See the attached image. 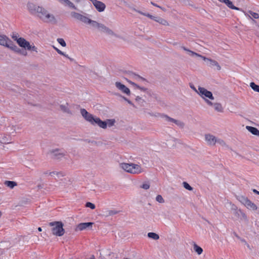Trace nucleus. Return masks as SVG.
I'll use <instances>...</instances> for the list:
<instances>
[{
    "label": "nucleus",
    "mask_w": 259,
    "mask_h": 259,
    "mask_svg": "<svg viewBox=\"0 0 259 259\" xmlns=\"http://www.w3.org/2000/svg\"><path fill=\"white\" fill-rule=\"evenodd\" d=\"M50 231L53 236L56 237H61L65 234L64 224L61 221H54L49 224Z\"/></svg>",
    "instance_id": "obj_1"
},
{
    "label": "nucleus",
    "mask_w": 259,
    "mask_h": 259,
    "mask_svg": "<svg viewBox=\"0 0 259 259\" xmlns=\"http://www.w3.org/2000/svg\"><path fill=\"white\" fill-rule=\"evenodd\" d=\"M37 16L46 23L56 24L57 22L56 16L44 7L42 8Z\"/></svg>",
    "instance_id": "obj_2"
},
{
    "label": "nucleus",
    "mask_w": 259,
    "mask_h": 259,
    "mask_svg": "<svg viewBox=\"0 0 259 259\" xmlns=\"http://www.w3.org/2000/svg\"><path fill=\"white\" fill-rule=\"evenodd\" d=\"M119 166L124 171L133 174H140L143 171L140 165L134 163L123 162Z\"/></svg>",
    "instance_id": "obj_3"
},
{
    "label": "nucleus",
    "mask_w": 259,
    "mask_h": 259,
    "mask_svg": "<svg viewBox=\"0 0 259 259\" xmlns=\"http://www.w3.org/2000/svg\"><path fill=\"white\" fill-rule=\"evenodd\" d=\"M12 38L15 40L18 45L25 50L37 52V48L34 46H32L29 42L23 37H18L16 35H13Z\"/></svg>",
    "instance_id": "obj_4"
},
{
    "label": "nucleus",
    "mask_w": 259,
    "mask_h": 259,
    "mask_svg": "<svg viewBox=\"0 0 259 259\" xmlns=\"http://www.w3.org/2000/svg\"><path fill=\"white\" fill-rule=\"evenodd\" d=\"M27 7L30 13L36 14L37 16L43 7L37 5L32 2H28L27 4Z\"/></svg>",
    "instance_id": "obj_5"
},
{
    "label": "nucleus",
    "mask_w": 259,
    "mask_h": 259,
    "mask_svg": "<svg viewBox=\"0 0 259 259\" xmlns=\"http://www.w3.org/2000/svg\"><path fill=\"white\" fill-rule=\"evenodd\" d=\"M205 140L207 141V142L210 144L214 145L217 142L219 143L220 144L222 145H225V142L222 140H218L216 139V138L213 136V135H211L209 134L206 135L205 136Z\"/></svg>",
    "instance_id": "obj_6"
},
{
    "label": "nucleus",
    "mask_w": 259,
    "mask_h": 259,
    "mask_svg": "<svg viewBox=\"0 0 259 259\" xmlns=\"http://www.w3.org/2000/svg\"><path fill=\"white\" fill-rule=\"evenodd\" d=\"M93 223H82L78 224L75 228V231L76 232L82 231L87 230L88 228H92Z\"/></svg>",
    "instance_id": "obj_7"
},
{
    "label": "nucleus",
    "mask_w": 259,
    "mask_h": 259,
    "mask_svg": "<svg viewBox=\"0 0 259 259\" xmlns=\"http://www.w3.org/2000/svg\"><path fill=\"white\" fill-rule=\"evenodd\" d=\"M71 15L74 18L79 20L85 23H88V22H91V20L90 19L79 13L73 12L71 13Z\"/></svg>",
    "instance_id": "obj_8"
},
{
    "label": "nucleus",
    "mask_w": 259,
    "mask_h": 259,
    "mask_svg": "<svg viewBox=\"0 0 259 259\" xmlns=\"http://www.w3.org/2000/svg\"><path fill=\"white\" fill-rule=\"evenodd\" d=\"M81 113L82 116L89 122L94 124V120L96 117H94L92 114H90L84 109L81 110Z\"/></svg>",
    "instance_id": "obj_9"
},
{
    "label": "nucleus",
    "mask_w": 259,
    "mask_h": 259,
    "mask_svg": "<svg viewBox=\"0 0 259 259\" xmlns=\"http://www.w3.org/2000/svg\"><path fill=\"white\" fill-rule=\"evenodd\" d=\"M199 94L201 96H204L205 97L208 98L211 100H213L214 97L212 96L211 92L207 91L204 88L199 87L198 88Z\"/></svg>",
    "instance_id": "obj_10"
},
{
    "label": "nucleus",
    "mask_w": 259,
    "mask_h": 259,
    "mask_svg": "<svg viewBox=\"0 0 259 259\" xmlns=\"http://www.w3.org/2000/svg\"><path fill=\"white\" fill-rule=\"evenodd\" d=\"M11 40L6 36L0 35V45L6 47H11Z\"/></svg>",
    "instance_id": "obj_11"
},
{
    "label": "nucleus",
    "mask_w": 259,
    "mask_h": 259,
    "mask_svg": "<svg viewBox=\"0 0 259 259\" xmlns=\"http://www.w3.org/2000/svg\"><path fill=\"white\" fill-rule=\"evenodd\" d=\"M93 5L99 12H103L106 8V6L103 3L97 0L94 2Z\"/></svg>",
    "instance_id": "obj_12"
},
{
    "label": "nucleus",
    "mask_w": 259,
    "mask_h": 259,
    "mask_svg": "<svg viewBox=\"0 0 259 259\" xmlns=\"http://www.w3.org/2000/svg\"><path fill=\"white\" fill-rule=\"evenodd\" d=\"M115 85L119 90H120L125 94H126L127 95L130 94V91L129 89L126 87L124 84H121L119 82H116Z\"/></svg>",
    "instance_id": "obj_13"
},
{
    "label": "nucleus",
    "mask_w": 259,
    "mask_h": 259,
    "mask_svg": "<svg viewBox=\"0 0 259 259\" xmlns=\"http://www.w3.org/2000/svg\"><path fill=\"white\" fill-rule=\"evenodd\" d=\"M50 152L55 157L58 159L61 158L65 155V154L64 152L61 151L59 149H58L52 150L50 151Z\"/></svg>",
    "instance_id": "obj_14"
},
{
    "label": "nucleus",
    "mask_w": 259,
    "mask_h": 259,
    "mask_svg": "<svg viewBox=\"0 0 259 259\" xmlns=\"http://www.w3.org/2000/svg\"><path fill=\"white\" fill-rule=\"evenodd\" d=\"M12 47H8V48H10V49L14 51L15 52H17V53H18L23 56H27V53L25 51H22L20 49L18 48L16 46L14 45L13 44V42L12 41H11V45H10Z\"/></svg>",
    "instance_id": "obj_15"
},
{
    "label": "nucleus",
    "mask_w": 259,
    "mask_h": 259,
    "mask_svg": "<svg viewBox=\"0 0 259 259\" xmlns=\"http://www.w3.org/2000/svg\"><path fill=\"white\" fill-rule=\"evenodd\" d=\"M97 124L99 126L102 128H106V123L102 121L99 118L96 117L94 120V124Z\"/></svg>",
    "instance_id": "obj_16"
},
{
    "label": "nucleus",
    "mask_w": 259,
    "mask_h": 259,
    "mask_svg": "<svg viewBox=\"0 0 259 259\" xmlns=\"http://www.w3.org/2000/svg\"><path fill=\"white\" fill-rule=\"evenodd\" d=\"M59 1L61 3L64 4V5H65L66 6H67L69 7H70V8L76 10V7L70 1H69V0H59Z\"/></svg>",
    "instance_id": "obj_17"
},
{
    "label": "nucleus",
    "mask_w": 259,
    "mask_h": 259,
    "mask_svg": "<svg viewBox=\"0 0 259 259\" xmlns=\"http://www.w3.org/2000/svg\"><path fill=\"white\" fill-rule=\"evenodd\" d=\"M246 129L253 135L259 136V131L255 127L246 126Z\"/></svg>",
    "instance_id": "obj_18"
},
{
    "label": "nucleus",
    "mask_w": 259,
    "mask_h": 259,
    "mask_svg": "<svg viewBox=\"0 0 259 259\" xmlns=\"http://www.w3.org/2000/svg\"><path fill=\"white\" fill-rule=\"evenodd\" d=\"M238 200L241 202L245 206L248 202L249 200L246 197L243 195H239L237 196Z\"/></svg>",
    "instance_id": "obj_19"
},
{
    "label": "nucleus",
    "mask_w": 259,
    "mask_h": 259,
    "mask_svg": "<svg viewBox=\"0 0 259 259\" xmlns=\"http://www.w3.org/2000/svg\"><path fill=\"white\" fill-rule=\"evenodd\" d=\"M245 206L246 207V208L247 209H251L253 210H255L257 209V206L250 200L246 204Z\"/></svg>",
    "instance_id": "obj_20"
},
{
    "label": "nucleus",
    "mask_w": 259,
    "mask_h": 259,
    "mask_svg": "<svg viewBox=\"0 0 259 259\" xmlns=\"http://www.w3.org/2000/svg\"><path fill=\"white\" fill-rule=\"evenodd\" d=\"M155 20L159 23L160 24L164 25V26H169V22L165 19H162V18H157L155 19Z\"/></svg>",
    "instance_id": "obj_21"
},
{
    "label": "nucleus",
    "mask_w": 259,
    "mask_h": 259,
    "mask_svg": "<svg viewBox=\"0 0 259 259\" xmlns=\"http://www.w3.org/2000/svg\"><path fill=\"white\" fill-rule=\"evenodd\" d=\"M99 28H102L105 31H106L107 33L113 35L114 32L112 30L108 28V27H106L104 25L100 24L99 25Z\"/></svg>",
    "instance_id": "obj_22"
},
{
    "label": "nucleus",
    "mask_w": 259,
    "mask_h": 259,
    "mask_svg": "<svg viewBox=\"0 0 259 259\" xmlns=\"http://www.w3.org/2000/svg\"><path fill=\"white\" fill-rule=\"evenodd\" d=\"M224 3L230 8L234 10H238L239 8L237 7H235L232 2H231L230 0H226L224 1Z\"/></svg>",
    "instance_id": "obj_23"
},
{
    "label": "nucleus",
    "mask_w": 259,
    "mask_h": 259,
    "mask_svg": "<svg viewBox=\"0 0 259 259\" xmlns=\"http://www.w3.org/2000/svg\"><path fill=\"white\" fill-rule=\"evenodd\" d=\"M5 184L10 188H13L15 186H16L17 184L16 182L14 181H7L5 182Z\"/></svg>",
    "instance_id": "obj_24"
},
{
    "label": "nucleus",
    "mask_w": 259,
    "mask_h": 259,
    "mask_svg": "<svg viewBox=\"0 0 259 259\" xmlns=\"http://www.w3.org/2000/svg\"><path fill=\"white\" fill-rule=\"evenodd\" d=\"M167 119L169 121L174 122V123H175L177 125H178L179 126L183 127L184 125V123L182 121L170 118V117H168Z\"/></svg>",
    "instance_id": "obj_25"
},
{
    "label": "nucleus",
    "mask_w": 259,
    "mask_h": 259,
    "mask_svg": "<svg viewBox=\"0 0 259 259\" xmlns=\"http://www.w3.org/2000/svg\"><path fill=\"white\" fill-rule=\"evenodd\" d=\"M194 250L195 252H196L199 255L201 254L203 251V250L201 247L198 246L196 243H194Z\"/></svg>",
    "instance_id": "obj_26"
},
{
    "label": "nucleus",
    "mask_w": 259,
    "mask_h": 259,
    "mask_svg": "<svg viewBox=\"0 0 259 259\" xmlns=\"http://www.w3.org/2000/svg\"><path fill=\"white\" fill-rule=\"evenodd\" d=\"M105 122L106 123V128L107 125L109 126H113L115 122V119H107L106 121H105Z\"/></svg>",
    "instance_id": "obj_27"
},
{
    "label": "nucleus",
    "mask_w": 259,
    "mask_h": 259,
    "mask_svg": "<svg viewBox=\"0 0 259 259\" xmlns=\"http://www.w3.org/2000/svg\"><path fill=\"white\" fill-rule=\"evenodd\" d=\"M148 236L149 238H151L153 239L154 240H157V239H159L158 235L156 234V233H152V232L149 233L148 234Z\"/></svg>",
    "instance_id": "obj_28"
},
{
    "label": "nucleus",
    "mask_w": 259,
    "mask_h": 259,
    "mask_svg": "<svg viewBox=\"0 0 259 259\" xmlns=\"http://www.w3.org/2000/svg\"><path fill=\"white\" fill-rule=\"evenodd\" d=\"M119 212V211H117L114 209H111L107 211V215L108 216H111L117 214Z\"/></svg>",
    "instance_id": "obj_29"
},
{
    "label": "nucleus",
    "mask_w": 259,
    "mask_h": 259,
    "mask_svg": "<svg viewBox=\"0 0 259 259\" xmlns=\"http://www.w3.org/2000/svg\"><path fill=\"white\" fill-rule=\"evenodd\" d=\"M184 50L186 51H187V52L189 53V54H190V56H196V57H199V56H200V55L195 53V52H194L191 50H189L186 48H184Z\"/></svg>",
    "instance_id": "obj_30"
},
{
    "label": "nucleus",
    "mask_w": 259,
    "mask_h": 259,
    "mask_svg": "<svg viewBox=\"0 0 259 259\" xmlns=\"http://www.w3.org/2000/svg\"><path fill=\"white\" fill-rule=\"evenodd\" d=\"M249 17L250 18H253L254 19H258L259 18V15L257 13L250 11V12H249Z\"/></svg>",
    "instance_id": "obj_31"
},
{
    "label": "nucleus",
    "mask_w": 259,
    "mask_h": 259,
    "mask_svg": "<svg viewBox=\"0 0 259 259\" xmlns=\"http://www.w3.org/2000/svg\"><path fill=\"white\" fill-rule=\"evenodd\" d=\"M250 86L254 91L259 92V85L255 84L254 82H251Z\"/></svg>",
    "instance_id": "obj_32"
},
{
    "label": "nucleus",
    "mask_w": 259,
    "mask_h": 259,
    "mask_svg": "<svg viewBox=\"0 0 259 259\" xmlns=\"http://www.w3.org/2000/svg\"><path fill=\"white\" fill-rule=\"evenodd\" d=\"M214 106L215 108V109L217 110L219 112H222L223 111V108L221 104L220 103H215L214 104Z\"/></svg>",
    "instance_id": "obj_33"
},
{
    "label": "nucleus",
    "mask_w": 259,
    "mask_h": 259,
    "mask_svg": "<svg viewBox=\"0 0 259 259\" xmlns=\"http://www.w3.org/2000/svg\"><path fill=\"white\" fill-rule=\"evenodd\" d=\"M156 200L157 202L159 203H163L164 202V199L160 195H158L156 197Z\"/></svg>",
    "instance_id": "obj_34"
},
{
    "label": "nucleus",
    "mask_w": 259,
    "mask_h": 259,
    "mask_svg": "<svg viewBox=\"0 0 259 259\" xmlns=\"http://www.w3.org/2000/svg\"><path fill=\"white\" fill-rule=\"evenodd\" d=\"M57 41L62 47H64L66 46V42L63 39L58 38Z\"/></svg>",
    "instance_id": "obj_35"
},
{
    "label": "nucleus",
    "mask_w": 259,
    "mask_h": 259,
    "mask_svg": "<svg viewBox=\"0 0 259 259\" xmlns=\"http://www.w3.org/2000/svg\"><path fill=\"white\" fill-rule=\"evenodd\" d=\"M60 108L62 110L64 111V112H67L70 113V112L69 110V109L67 108V107L65 105H61Z\"/></svg>",
    "instance_id": "obj_36"
},
{
    "label": "nucleus",
    "mask_w": 259,
    "mask_h": 259,
    "mask_svg": "<svg viewBox=\"0 0 259 259\" xmlns=\"http://www.w3.org/2000/svg\"><path fill=\"white\" fill-rule=\"evenodd\" d=\"M86 207H89L92 209H94L95 208V205L91 202H87L85 204Z\"/></svg>",
    "instance_id": "obj_37"
},
{
    "label": "nucleus",
    "mask_w": 259,
    "mask_h": 259,
    "mask_svg": "<svg viewBox=\"0 0 259 259\" xmlns=\"http://www.w3.org/2000/svg\"><path fill=\"white\" fill-rule=\"evenodd\" d=\"M183 186L185 188L188 190L191 191L192 190V188L187 182H184Z\"/></svg>",
    "instance_id": "obj_38"
},
{
    "label": "nucleus",
    "mask_w": 259,
    "mask_h": 259,
    "mask_svg": "<svg viewBox=\"0 0 259 259\" xmlns=\"http://www.w3.org/2000/svg\"><path fill=\"white\" fill-rule=\"evenodd\" d=\"M88 23L92 24L93 26H96V27H99V25L100 24V23L97 22L96 21H93L92 20H91V22H88Z\"/></svg>",
    "instance_id": "obj_39"
},
{
    "label": "nucleus",
    "mask_w": 259,
    "mask_h": 259,
    "mask_svg": "<svg viewBox=\"0 0 259 259\" xmlns=\"http://www.w3.org/2000/svg\"><path fill=\"white\" fill-rule=\"evenodd\" d=\"M138 12L139 13L142 14V15H144L145 16H146L148 17L149 18H150L151 19H154V20L155 19V17H154L153 16H152V15H150L149 14H144V13H142L141 12H140V11H139Z\"/></svg>",
    "instance_id": "obj_40"
},
{
    "label": "nucleus",
    "mask_w": 259,
    "mask_h": 259,
    "mask_svg": "<svg viewBox=\"0 0 259 259\" xmlns=\"http://www.w3.org/2000/svg\"><path fill=\"white\" fill-rule=\"evenodd\" d=\"M142 188L144 189L147 190L150 188V185L148 183H145V184H143V185L142 186Z\"/></svg>",
    "instance_id": "obj_41"
},
{
    "label": "nucleus",
    "mask_w": 259,
    "mask_h": 259,
    "mask_svg": "<svg viewBox=\"0 0 259 259\" xmlns=\"http://www.w3.org/2000/svg\"><path fill=\"white\" fill-rule=\"evenodd\" d=\"M54 48L56 50V51L60 54L65 56L66 57H68L67 56L65 55L62 52H61L60 50L57 49V48L54 47Z\"/></svg>",
    "instance_id": "obj_42"
},
{
    "label": "nucleus",
    "mask_w": 259,
    "mask_h": 259,
    "mask_svg": "<svg viewBox=\"0 0 259 259\" xmlns=\"http://www.w3.org/2000/svg\"><path fill=\"white\" fill-rule=\"evenodd\" d=\"M208 61L211 63V64L212 65H213V66H215L218 63V62H217L216 61L212 60V59L208 60Z\"/></svg>",
    "instance_id": "obj_43"
},
{
    "label": "nucleus",
    "mask_w": 259,
    "mask_h": 259,
    "mask_svg": "<svg viewBox=\"0 0 259 259\" xmlns=\"http://www.w3.org/2000/svg\"><path fill=\"white\" fill-rule=\"evenodd\" d=\"M198 57H200V58H202L204 61H208V60H210L211 59H209V58H206L205 57L201 56V55H200V56H199Z\"/></svg>",
    "instance_id": "obj_44"
},
{
    "label": "nucleus",
    "mask_w": 259,
    "mask_h": 259,
    "mask_svg": "<svg viewBox=\"0 0 259 259\" xmlns=\"http://www.w3.org/2000/svg\"><path fill=\"white\" fill-rule=\"evenodd\" d=\"M215 66H216V67L217 68V69L218 70H220L221 69V66L219 65V64L218 63H217V64L215 65Z\"/></svg>",
    "instance_id": "obj_45"
},
{
    "label": "nucleus",
    "mask_w": 259,
    "mask_h": 259,
    "mask_svg": "<svg viewBox=\"0 0 259 259\" xmlns=\"http://www.w3.org/2000/svg\"><path fill=\"white\" fill-rule=\"evenodd\" d=\"M151 4H152V5H153V6H154L160 8H161V9H162V8H161L160 7H159V6H157V5H156L155 4L153 3V2H151ZM162 10H163V11H164V10H164V9H162Z\"/></svg>",
    "instance_id": "obj_46"
},
{
    "label": "nucleus",
    "mask_w": 259,
    "mask_h": 259,
    "mask_svg": "<svg viewBox=\"0 0 259 259\" xmlns=\"http://www.w3.org/2000/svg\"><path fill=\"white\" fill-rule=\"evenodd\" d=\"M128 82L131 84L132 85H133L134 87H135V85H136V84L131 81H128Z\"/></svg>",
    "instance_id": "obj_47"
},
{
    "label": "nucleus",
    "mask_w": 259,
    "mask_h": 259,
    "mask_svg": "<svg viewBox=\"0 0 259 259\" xmlns=\"http://www.w3.org/2000/svg\"><path fill=\"white\" fill-rule=\"evenodd\" d=\"M128 82L131 84L132 85H133L134 87H135V85H136V84L131 81H128Z\"/></svg>",
    "instance_id": "obj_48"
},
{
    "label": "nucleus",
    "mask_w": 259,
    "mask_h": 259,
    "mask_svg": "<svg viewBox=\"0 0 259 259\" xmlns=\"http://www.w3.org/2000/svg\"><path fill=\"white\" fill-rule=\"evenodd\" d=\"M253 192H254L255 193L259 195V191H257L256 190L253 189Z\"/></svg>",
    "instance_id": "obj_49"
},
{
    "label": "nucleus",
    "mask_w": 259,
    "mask_h": 259,
    "mask_svg": "<svg viewBox=\"0 0 259 259\" xmlns=\"http://www.w3.org/2000/svg\"><path fill=\"white\" fill-rule=\"evenodd\" d=\"M139 89L142 91H146L147 90V89L146 88H141V87H140V88H139Z\"/></svg>",
    "instance_id": "obj_50"
},
{
    "label": "nucleus",
    "mask_w": 259,
    "mask_h": 259,
    "mask_svg": "<svg viewBox=\"0 0 259 259\" xmlns=\"http://www.w3.org/2000/svg\"><path fill=\"white\" fill-rule=\"evenodd\" d=\"M207 103H208V104H209V105H212V103L211 102L209 101H207Z\"/></svg>",
    "instance_id": "obj_51"
},
{
    "label": "nucleus",
    "mask_w": 259,
    "mask_h": 259,
    "mask_svg": "<svg viewBox=\"0 0 259 259\" xmlns=\"http://www.w3.org/2000/svg\"><path fill=\"white\" fill-rule=\"evenodd\" d=\"M38 230L39 232H41V231H42L41 228V227H38Z\"/></svg>",
    "instance_id": "obj_52"
},
{
    "label": "nucleus",
    "mask_w": 259,
    "mask_h": 259,
    "mask_svg": "<svg viewBox=\"0 0 259 259\" xmlns=\"http://www.w3.org/2000/svg\"><path fill=\"white\" fill-rule=\"evenodd\" d=\"M191 88L196 92H197V91L196 90V89L194 87H191Z\"/></svg>",
    "instance_id": "obj_53"
},
{
    "label": "nucleus",
    "mask_w": 259,
    "mask_h": 259,
    "mask_svg": "<svg viewBox=\"0 0 259 259\" xmlns=\"http://www.w3.org/2000/svg\"><path fill=\"white\" fill-rule=\"evenodd\" d=\"M135 87H136V88H137L138 89L140 88V87L138 85H137V84H136V85H135Z\"/></svg>",
    "instance_id": "obj_54"
},
{
    "label": "nucleus",
    "mask_w": 259,
    "mask_h": 259,
    "mask_svg": "<svg viewBox=\"0 0 259 259\" xmlns=\"http://www.w3.org/2000/svg\"><path fill=\"white\" fill-rule=\"evenodd\" d=\"M242 215L245 219H246V216L244 213H243Z\"/></svg>",
    "instance_id": "obj_55"
},
{
    "label": "nucleus",
    "mask_w": 259,
    "mask_h": 259,
    "mask_svg": "<svg viewBox=\"0 0 259 259\" xmlns=\"http://www.w3.org/2000/svg\"><path fill=\"white\" fill-rule=\"evenodd\" d=\"M141 99V98H140L139 97H137V98H136V100H140Z\"/></svg>",
    "instance_id": "obj_56"
},
{
    "label": "nucleus",
    "mask_w": 259,
    "mask_h": 259,
    "mask_svg": "<svg viewBox=\"0 0 259 259\" xmlns=\"http://www.w3.org/2000/svg\"><path fill=\"white\" fill-rule=\"evenodd\" d=\"M220 2H223L224 3V1H225L226 0H219Z\"/></svg>",
    "instance_id": "obj_57"
},
{
    "label": "nucleus",
    "mask_w": 259,
    "mask_h": 259,
    "mask_svg": "<svg viewBox=\"0 0 259 259\" xmlns=\"http://www.w3.org/2000/svg\"><path fill=\"white\" fill-rule=\"evenodd\" d=\"M90 259H95V257L94 256H93L92 257H91L90 258Z\"/></svg>",
    "instance_id": "obj_58"
},
{
    "label": "nucleus",
    "mask_w": 259,
    "mask_h": 259,
    "mask_svg": "<svg viewBox=\"0 0 259 259\" xmlns=\"http://www.w3.org/2000/svg\"><path fill=\"white\" fill-rule=\"evenodd\" d=\"M127 101V102L129 103V104H131V102L128 101V100H126Z\"/></svg>",
    "instance_id": "obj_59"
},
{
    "label": "nucleus",
    "mask_w": 259,
    "mask_h": 259,
    "mask_svg": "<svg viewBox=\"0 0 259 259\" xmlns=\"http://www.w3.org/2000/svg\"><path fill=\"white\" fill-rule=\"evenodd\" d=\"M8 144H12L13 143L12 142H9V143H8Z\"/></svg>",
    "instance_id": "obj_60"
},
{
    "label": "nucleus",
    "mask_w": 259,
    "mask_h": 259,
    "mask_svg": "<svg viewBox=\"0 0 259 259\" xmlns=\"http://www.w3.org/2000/svg\"><path fill=\"white\" fill-rule=\"evenodd\" d=\"M124 259H128V258H124Z\"/></svg>",
    "instance_id": "obj_61"
}]
</instances>
